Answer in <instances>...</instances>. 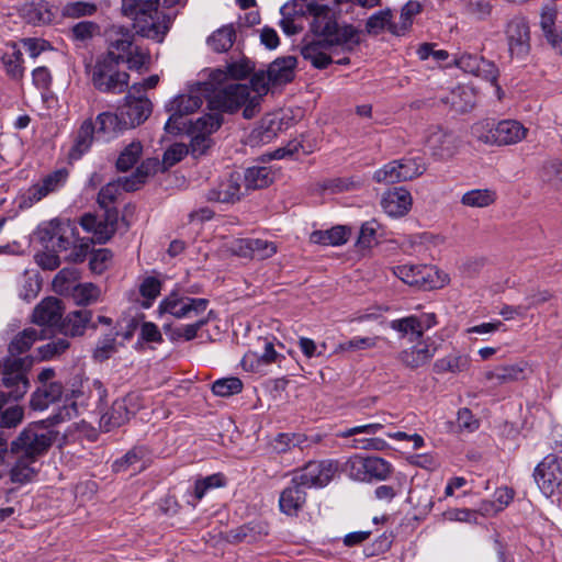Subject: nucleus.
<instances>
[{"label":"nucleus","mask_w":562,"mask_h":562,"mask_svg":"<svg viewBox=\"0 0 562 562\" xmlns=\"http://www.w3.org/2000/svg\"><path fill=\"white\" fill-rule=\"evenodd\" d=\"M373 179L380 183H396L403 181L400 173V162L397 160H393L384 165L374 172Z\"/></svg>","instance_id":"61"},{"label":"nucleus","mask_w":562,"mask_h":562,"mask_svg":"<svg viewBox=\"0 0 562 562\" xmlns=\"http://www.w3.org/2000/svg\"><path fill=\"white\" fill-rule=\"evenodd\" d=\"M349 232L345 226H335L327 231H314L310 235V241L317 245H342L348 240Z\"/></svg>","instance_id":"38"},{"label":"nucleus","mask_w":562,"mask_h":562,"mask_svg":"<svg viewBox=\"0 0 562 562\" xmlns=\"http://www.w3.org/2000/svg\"><path fill=\"white\" fill-rule=\"evenodd\" d=\"M422 11V4L418 1H408L401 10L398 22L390 24L389 32L401 36L409 31L413 19Z\"/></svg>","instance_id":"35"},{"label":"nucleus","mask_w":562,"mask_h":562,"mask_svg":"<svg viewBox=\"0 0 562 562\" xmlns=\"http://www.w3.org/2000/svg\"><path fill=\"white\" fill-rule=\"evenodd\" d=\"M213 92V83L198 82L192 87L188 93L179 94L166 104V111L170 116L165 124L167 131L173 130L172 124H176L179 119L189 115L200 109L204 100L210 99V93Z\"/></svg>","instance_id":"5"},{"label":"nucleus","mask_w":562,"mask_h":562,"mask_svg":"<svg viewBox=\"0 0 562 562\" xmlns=\"http://www.w3.org/2000/svg\"><path fill=\"white\" fill-rule=\"evenodd\" d=\"M95 126L91 117L85 120L74 134V144L69 156L79 159L89 151L94 140Z\"/></svg>","instance_id":"31"},{"label":"nucleus","mask_w":562,"mask_h":562,"mask_svg":"<svg viewBox=\"0 0 562 562\" xmlns=\"http://www.w3.org/2000/svg\"><path fill=\"white\" fill-rule=\"evenodd\" d=\"M1 60L9 77L12 79H21L23 77V54L15 44L2 55Z\"/></svg>","instance_id":"45"},{"label":"nucleus","mask_w":562,"mask_h":562,"mask_svg":"<svg viewBox=\"0 0 562 562\" xmlns=\"http://www.w3.org/2000/svg\"><path fill=\"white\" fill-rule=\"evenodd\" d=\"M35 461L26 457H16V461L10 471L11 481L21 484L31 481L36 473L33 467Z\"/></svg>","instance_id":"50"},{"label":"nucleus","mask_w":562,"mask_h":562,"mask_svg":"<svg viewBox=\"0 0 562 562\" xmlns=\"http://www.w3.org/2000/svg\"><path fill=\"white\" fill-rule=\"evenodd\" d=\"M55 434L44 425V422L27 426L12 442L11 452L16 457L36 460L52 446Z\"/></svg>","instance_id":"3"},{"label":"nucleus","mask_w":562,"mask_h":562,"mask_svg":"<svg viewBox=\"0 0 562 562\" xmlns=\"http://www.w3.org/2000/svg\"><path fill=\"white\" fill-rule=\"evenodd\" d=\"M279 130V124L272 119H263L260 124L255 127L249 136L248 143L251 146H260L270 143Z\"/></svg>","instance_id":"39"},{"label":"nucleus","mask_w":562,"mask_h":562,"mask_svg":"<svg viewBox=\"0 0 562 562\" xmlns=\"http://www.w3.org/2000/svg\"><path fill=\"white\" fill-rule=\"evenodd\" d=\"M506 38L512 56L525 57L530 50V30L524 16L513 18L506 26Z\"/></svg>","instance_id":"15"},{"label":"nucleus","mask_w":562,"mask_h":562,"mask_svg":"<svg viewBox=\"0 0 562 562\" xmlns=\"http://www.w3.org/2000/svg\"><path fill=\"white\" fill-rule=\"evenodd\" d=\"M425 145L435 159L446 160L456 155L459 140L452 132L439 125H432L426 131Z\"/></svg>","instance_id":"12"},{"label":"nucleus","mask_w":562,"mask_h":562,"mask_svg":"<svg viewBox=\"0 0 562 562\" xmlns=\"http://www.w3.org/2000/svg\"><path fill=\"white\" fill-rule=\"evenodd\" d=\"M397 161L400 162V173L403 181L413 180L422 176L427 169L424 159L419 157L403 158Z\"/></svg>","instance_id":"54"},{"label":"nucleus","mask_w":562,"mask_h":562,"mask_svg":"<svg viewBox=\"0 0 562 562\" xmlns=\"http://www.w3.org/2000/svg\"><path fill=\"white\" fill-rule=\"evenodd\" d=\"M496 124L493 121L484 120L472 126V135L486 145H496Z\"/></svg>","instance_id":"58"},{"label":"nucleus","mask_w":562,"mask_h":562,"mask_svg":"<svg viewBox=\"0 0 562 562\" xmlns=\"http://www.w3.org/2000/svg\"><path fill=\"white\" fill-rule=\"evenodd\" d=\"M63 395V385L58 382L43 384L31 397V406L36 411H44L49 404L57 402Z\"/></svg>","instance_id":"33"},{"label":"nucleus","mask_w":562,"mask_h":562,"mask_svg":"<svg viewBox=\"0 0 562 562\" xmlns=\"http://www.w3.org/2000/svg\"><path fill=\"white\" fill-rule=\"evenodd\" d=\"M241 390L243 382L235 376L218 379L212 384V392L221 397L238 394Z\"/></svg>","instance_id":"57"},{"label":"nucleus","mask_w":562,"mask_h":562,"mask_svg":"<svg viewBox=\"0 0 562 562\" xmlns=\"http://www.w3.org/2000/svg\"><path fill=\"white\" fill-rule=\"evenodd\" d=\"M124 178H120L117 181L109 182L105 184L98 194L99 205L106 211V209H113L111 205L116 201L122 190L126 191L123 187Z\"/></svg>","instance_id":"53"},{"label":"nucleus","mask_w":562,"mask_h":562,"mask_svg":"<svg viewBox=\"0 0 562 562\" xmlns=\"http://www.w3.org/2000/svg\"><path fill=\"white\" fill-rule=\"evenodd\" d=\"M32 366L29 358H9L3 363L2 384L9 389L8 396L14 401L22 398L30 387L26 371Z\"/></svg>","instance_id":"7"},{"label":"nucleus","mask_w":562,"mask_h":562,"mask_svg":"<svg viewBox=\"0 0 562 562\" xmlns=\"http://www.w3.org/2000/svg\"><path fill=\"white\" fill-rule=\"evenodd\" d=\"M470 362L471 360L469 356L453 353L445 358L438 359L434 364V370L437 373H458L465 371L470 367Z\"/></svg>","instance_id":"44"},{"label":"nucleus","mask_w":562,"mask_h":562,"mask_svg":"<svg viewBox=\"0 0 562 562\" xmlns=\"http://www.w3.org/2000/svg\"><path fill=\"white\" fill-rule=\"evenodd\" d=\"M306 503V491L299 483H294V479L281 492L279 497L280 510L288 516H296Z\"/></svg>","instance_id":"24"},{"label":"nucleus","mask_w":562,"mask_h":562,"mask_svg":"<svg viewBox=\"0 0 562 562\" xmlns=\"http://www.w3.org/2000/svg\"><path fill=\"white\" fill-rule=\"evenodd\" d=\"M392 271L400 281L412 279V281L426 282L434 281V278L443 280L439 270L434 266L405 263L392 268Z\"/></svg>","instance_id":"25"},{"label":"nucleus","mask_w":562,"mask_h":562,"mask_svg":"<svg viewBox=\"0 0 562 562\" xmlns=\"http://www.w3.org/2000/svg\"><path fill=\"white\" fill-rule=\"evenodd\" d=\"M294 13L312 15L311 30L316 36L322 37L304 42L301 46L303 58L317 69H325L333 63L330 54L334 47L340 46L351 50L359 43L357 30L351 25L339 26L326 5L310 1L304 10L303 2H295Z\"/></svg>","instance_id":"1"},{"label":"nucleus","mask_w":562,"mask_h":562,"mask_svg":"<svg viewBox=\"0 0 562 562\" xmlns=\"http://www.w3.org/2000/svg\"><path fill=\"white\" fill-rule=\"evenodd\" d=\"M159 161L157 159H147L137 167L136 172L131 177H124L123 187L130 191H135L138 187L145 182V179L157 171Z\"/></svg>","instance_id":"41"},{"label":"nucleus","mask_w":562,"mask_h":562,"mask_svg":"<svg viewBox=\"0 0 562 562\" xmlns=\"http://www.w3.org/2000/svg\"><path fill=\"white\" fill-rule=\"evenodd\" d=\"M270 86L272 85L269 80L268 71H258L252 75L249 87L251 102L243 111L245 119H252L259 112L262 97L267 94Z\"/></svg>","instance_id":"26"},{"label":"nucleus","mask_w":562,"mask_h":562,"mask_svg":"<svg viewBox=\"0 0 562 562\" xmlns=\"http://www.w3.org/2000/svg\"><path fill=\"white\" fill-rule=\"evenodd\" d=\"M413 199L403 187L393 188L383 193L381 206L392 217L404 216L412 207Z\"/></svg>","instance_id":"22"},{"label":"nucleus","mask_w":562,"mask_h":562,"mask_svg":"<svg viewBox=\"0 0 562 562\" xmlns=\"http://www.w3.org/2000/svg\"><path fill=\"white\" fill-rule=\"evenodd\" d=\"M555 19V10L544 9L540 16V26L549 44L562 55V37L554 31Z\"/></svg>","instance_id":"42"},{"label":"nucleus","mask_w":562,"mask_h":562,"mask_svg":"<svg viewBox=\"0 0 562 562\" xmlns=\"http://www.w3.org/2000/svg\"><path fill=\"white\" fill-rule=\"evenodd\" d=\"M143 151V146L139 142H132L120 154L116 160V167L121 171H127L139 159Z\"/></svg>","instance_id":"55"},{"label":"nucleus","mask_w":562,"mask_h":562,"mask_svg":"<svg viewBox=\"0 0 562 562\" xmlns=\"http://www.w3.org/2000/svg\"><path fill=\"white\" fill-rule=\"evenodd\" d=\"M209 301L206 299H193L188 296H179L171 293L161 301L159 308L165 313H169L177 318L189 317L192 313L199 314L206 310Z\"/></svg>","instance_id":"16"},{"label":"nucleus","mask_w":562,"mask_h":562,"mask_svg":"<svg viewBox=\"0 0 562 562\" xmlns=\"http://www.w3.org/2000/svg\"><path fill=\"white\" fill-rule=\"evenodd\" d=\"M98 10V7L93 2L87 1H74L67 2L61 8V15L69 19H79L83 16H91Z\"/></svg>","instance_id":"52"},{"label":"nucleus","mask_w":562,"mask_h":562,"mask_svg":"<svg viewBox=\"0 0 562 562\" xmlns=\"http://www.w3.org/2000/svg\"><path fill=\"white\" fill-rule=\"evenodd\" d=\"M495 201L496 192L492 189H473L461 198V203L469 207H487Z\"/></svg>","instance_id":"47"},{"label":"nucleus","mask_w":562,"mask_h":562,"mask_svg":"<svg viewBox=\"0 0 562 562\" xmlns=\"http://www.w3.org/2000/svg\"><path fill=\"white\" fill-rule=\"evenodd\" d=\"M23 11L29 22L34 24H47L54 19L48 3L43 0H34L26 3Z\"/></svg>","instance_id":"43"},{"label":"nucleus","mask_w":562,"mask_h":562,"mask_svg":"<svg viewBox=\"0 0 562 562\" xmlns=\"http://www.w3.org/2000/svg\"><path fill=\"white\" fill-rule=\"evenodd\" d=\"M153 104L146 97H133L128 93L124 103L119 108V111L123 117V126L135 127L145 122L150 115Z\"/></svg>","instance_id":"18"},{"label":"nucleus","mask_w":562,"mask_h":562,"mask_svg":"<svg viewBox=\"0 0 562 562\" xmlns=\"http://www.w3.org/2000/svg\"><path fill=\"white\" fill-rule=\"evenodd\" d=\"M112 257V251L106 248L93 251L89 262L91 271L97 276L103 273L110 267Z\"/></svg>","instance_id":"63"},{"label":"nucleus","mask_w":562,"mask_h":562,"mask_svg":"<svg viewBox=\"0 0 562 562\" xmlns=\"http://www.w3.org/2000/svg\"><path fill=\"white\" fill-rule=\"evenodd\" d=\"M134 34L124 26H113L109 33V50L103 57H112L116 63H122L124 58L134 49Z\"/></svg>","instance_id":"19"},{"label":"nucleus","mask_w":562,"mask_h":562,"mask_svg":"<svg viewBox=\"0 0 562 562\" xmlns=\"http://www.w3.org/2000/svg\"><path fill=\"white\" fill-rule=\"evenodd\" d=\"M122 12L133 19V27L142 37L162 43L170 30L172 18L157 9L154 0H122Z\"/></svg>","instance_id":"2"},{"label":"nucleus","mask_w":562,"mask_h":562,"mask_svg":"<svg viewBox=\"0 0 562 562\" xmlns=\"http://www.w3.org/2000/svg\"><path fill=\"white\" fill-rule=\"evenodd\" d=\"M61 314L60 301L56 297H46L35 307L33 322L45 329V337H47L48 330L59 326Z\"/></svg>","instance_id":"21"},{"label":"nucleus","mask_w":562,"mask_h":562,"mask_svg":"<svg viewBox=\"0 0 562 562\" xmlns=\"http://www.w3.org/2000/svg\"><path fill=\"white\" fill-rule=\"evenodd\" d=\"M44 338H46L45 329H41L40 331L34 328L24 329L11 341L9 345V352L12 357L21 355L29 350L37 339Z\"/></svg>","instance_id":"40"},{"label":"nucleus","mask_w":562,"mask_h":562,"mask_svg":"<svg viewBox=\"0 0 562 562\" xmlns=\"http://www.w3.org/2000/svg\"><path fill=\"white\" fill-rule=\"evenodd\" d=\"M53 290L72 299L77 305L97 303L102 296V290L95 283H52Z\"/></svg>","instance_id":"17"},{"label":"nucleus","mask_w":562,"mask_h":562,"mask_svg":"<svg viewBox=\"0 0 562 562\" xmlns=\"http://www.w3.org/2000/svg\"><path fill=\"white\" fill-rule=\"evenodd\" d=\"M273 181V173L270 168L254 166L246 169L244 183L246 190H257L268 187Z\"/></svg>","instance_id":"37"},{"label":"nucleus","mask_w":562,"mask_h":562,"mask_svg":"<svg viewBox=\"0 0 562 562\" xmlns=\"http://www.w3.org/2000/svg\"><path fill=\"white\" fill-rule=\"evenodd\" d=\"M116 351L115 337L112 334L100 338L93 351V358L98 361L108 360Z\"/></svg>","instance_id":"64"},{"label":"nucleus","mask_w":562,"mask_h":562,"mask_svg":"<svg viewBox=\"0 0 562 562\" xmlns=\"http://www.w3.org/2000/svg\"><path fill=\"white\" fill-rule=\"evenodd\" d=\"M226 483L225 476L222 473H214L209 476L199 479L194 483L193 494L195 499L201 501L207 491L216 487H222Z\"/></svg>","instance_id":"56"},{"label":"nucleus","mask_w":562,"mask_h":562,"mask_svg":"<svg viewBox=\"0 0 562 562\" xmlns=\"http://www.w3.org/2000/svg\"><path fill=\"white\" fill-rule=\"evenodd\" d=\"M348 464L350 477L360 482L385 481L393 472L392 464L380 457H355Z\"/></svg>","instance_id":"10"},{"label":"nucleus","mask_w":562,"mask_h":562,"mask_svg":"<svg viewBox=\"0 0 562 562\" xmlns=\"http://www.w3.org/2000/svg\"><path fill=\"white\" fill-rule=\"evenodd\" d=\"M474 76L480 77V78L491 82L495 87V91H496L497 98L499 100L502 99L503 90L497 85V79H498V76H499V70H498V68L496 67V65L494 63L483 58V60H482V63L480 65V70H477Z\"/></svg>","instance_id":"60"},{"label":"nucleus","mask_w":562,"mask_h":562,"mask_svg":"<svg viewBox=\"0 0 562 562\" xmlns=\"http://www.w3.org/2000/svg\"><path fill=\"white\" fill-rule=\"evenodd\" d=\"M95 122L99 125L98 133L105 135L116 134L128 128V126H123V117L120 111L117 113L102 112L97 116Z\"/></svg>","instance_id":"49"},{"label":"nucleus","mask_w":562,"mask_h":562,"mask_svg":"<svg viewBox=\"0 0 562 562\" xmlns=\"http://www.w3.org/2000/svg\"><path fill=\"white\" fill-rule=\"evenodd\" d=\"M234 41L235 30L232 25H226L213 32L207 38V44L212 50L223 53L233 46Z\"/></svg>","instance_id":"48"},{"label":"nucleus","mask_w":562,"mask_h":562,"mask_svg":"<svg viewBox=\"0 0 562 562\" xmlns=\"http://www.w3.org/2000/svg\"><path fill=\"white\" fill-rule=\"evenodd\" d=\"M147 450L144 447H136L130 450L124 457L116 460L113 468L116 472H125L132 469L134 472L146 468Z\"/></svg>","instance_id":"36"},{"label":"nucleus","mask_w":562,"mask_h":562,"mask_svg":"<svg viewBox=\"0 0 562 562\" xmlns=\"http://www.w3.org/2000/svg\"><path fill=\"white\" fill-rule=\"evenodd\" d=\"M337 472V464L331 460L310 461L295 472L294 483H299L305 490L311 487H324Z\"/></svg>","instance_id":"11"},{"label":"nucleus","mask_w":562,"mask_h":562,"mask_svg":"<svg viewBox=\"0 0 562 562\" xmlns=\"http://www.w3.org/2000/svg\"><path fill=\"white\" fill-rule=\"evenodd\" d=\"M36 238L46 248L53 251L68 250L78 241V229L69 221L52 220L38 226Z\"/></svg>","instance_id":"6"},{"label":"nucleus","mask_w":562,"mask_h":562,"mask_svg":"<svg viewBox=\"0 0 562 562\" xmlns=\"http://www.w3.org/2000/svg\"><path fill=\"white\" fill-rule=\"evenodd\" d=\"M133 400L132 395L115 400L111 408L101 416V427L110 431L112 428L121 427L127 423L136 412V407L132 405Z\"/></svg>","instance_id":"20"},{"label":"nucleus","mask_w":562,"mask_h":562,"mask_svg":"<svg viewBox=\"0 0 562 562\" xmlns=\"http://www.w3.org/2000/svg\"><path fill=\"white\" fill-rule=\"evenodd\" d=\"M67 179L68 171L65 168L48 173L22 194L20 202L21 207H31L48 194L58 191L65 186Z\"/></svg>","instance_id":"13"},{"label":"nucleus","mask_w":562,"mask_h":562,"mask_svg":"<svg viewBox=\"0 0 562 562\" xmlns=\"http://www.w3.org/2000/svg\"><path fill=\"white\" fill-rule=\"evenodd\" d=\"M376 229L378 227L375 226L374 222L364 223L361 226L356 246L359 250L362 251V254L369 251L371 247L376 244Z\"/></svg>","instance_id":"62"},{"label":"nucleus","mask_w":562,"mask_h":562,"mask_svg":"<svg viewBox=\"0 0 562 562\" xmlns=\"http://www.w3.org/2000/svg\"><path fill=\"white\" fill-rule=\"evenodd\" d=\"M236 252L239 256L263 260L272 257L277 252V245L266 239L247 238L238 241Z\"/></svg>","instance_id":"28"},{"label":"nucleus","mask_w":562,"mask_h":562,"mask_svg":"<svg viewBox=\"0 0 562 562\" xmlns=\"http://www.w3.org/2000/svg\"><path fill=\"white\" fill-rule=\"evenodd\" d=\"M297 59L294 56L279 57L268 67V77L272 86H283L291 82L295 76Z\"/></svg>","instance_id":"27"},{"label":"nucleus","mask_w":562,"mask_h":562,"mask_svg":"<svg viewBox=\"0 0 562 562\" xmlns=\"http://www.w3.org/2000/svg\"><path fill=\"white\" fill-rule=\"evenodd\" d=\"M119 220L116 209H106L101 215L85 214L80 224L82 228L93 234L94 241L99 244L106 243L115 233Z\"/></svg>","instance_id":"14"},{"label":"nucleus","mask_w":562,"mask_h":562,"mask_svg":"<svg viewBox=\"0 0 562 562\" xmlns=\"http://www.w3.org/2000/svg\"><path fill=\"white\" fill-rule=\"evenodd\" d=\"M119 65L112 57L99 58L91 74L93 87L103 93H123L128 87L130 75L120 70Z\"/></svg>","instance_id":"4"},{"label":"nucleus","mask_w":562,"mask_h":562,"mask_svg":"<svg viewBox=\"0 0 562 562\" xmlns=\"http://www.w3.org/2000/svg\"><path fill=\"white\" fill-rule=\"evenodd\" d=\"M533 479L543 495H562V459L555 454L546 456L536 467Z\"/></svg>","instance_id":"8"},{"label":"nucleus","mask_w":562,"mask_h":562,"mask_svg":"<svg viewBox=\"0 0 562 562\" xmlns=\"http://www.w3.org/2000/svg\"><path fill=\"white\" fill-rule=\"evenodd\" d=\"M223 123L220 111H212L199 117L191 126V132L210 136L216 132Z\"/></svg>","instance_id":"51"},{"label":"nucleus","mask_w":562,"mask_h":562,"mask_svg":"<svg viewBox=\"0 0 562 562\" xmlns=\"http://www.w3.org/2000/svg\"><path fill=\"white\" fill-rule=\"evenodd\" d=\"M495 139L497 146L514 145L526 138L528 128L516 120H503L496 123Z\"/></svg>","instance_id":"29"},{"label":"nucleus","mask_w":562,"mask_h":562,"mask_svg":"<svg viewBox=\"0 0 562 562\" xmlns=\"http://www.w3.org/2000/svg\"><path fill=\"white\" fill-rule=\"evenodd\" d=\"M462 12L477 22L486 21L493 11L490 0H462Z\"/></svg>","instance_id":"46"},{"label":"nucleus","mask_w":562,"mask_h":562,"mask_svg":"<svg viewBox=\"0 0 562 562\" xmlns=\"http://www.w3.org/2000/svg\"><path fill=\"white\" fill-rule=\"evenodd\" d=\"M250 88L247 85L234 83L225 87L224 89L210 94L209 109L211 111H220L234 113L241 106L244 109L250 104Z\"/></svg>","instance_id":"9"},{"label":"nucleus","mask_w":562,"mask_h":562,"mask_svg":"<svg viewBox=\"0 0 562 562\" xmlns=\"http://www.w3.org/2000/svg\"><path fill=\"white\" fill-rule=\"evenodd\" d=\"M241 176L233 172L228 178L222 180L215 188L207 193V200L221 203H234L238 201L243 194Z\"/></svg>","instance_id":"23"},{"label":"nucleus","mask_w":562,"mask_h":562,"mask_svg":"<svg viewBox=\"0 0 562 562\" xmlns=\"http://www.w3.org/2000/svg\"><path fill=\"white\" fill-rule=\"evenodd\" d=\"M92 312L88 310L74 311L60 321L59 331L65 336H82L90 324Z\"/></svg>","instance_id":"32"},{"label":"nucleus","mask_w":562,"mask_h":562,"mask_svg":"<svg viewBox=\"0 0 562 562\" xmlns=\"http://www.w3.org/2000/svg\"><path fill=\"white\" fill-rule=\"evenodd\" d=\"M390 327L400 333L402 337L409 335V340L414 341L423 337L425 327L423 321L415 315L407 317L393 319L390 323Z\"/></svg>","instance_id":"34"},{"label":"nucleus","mask_w":562,"mask_h":562,"mask_svg":"<svg viewBox=\"0 0 562 562\" xmlns=\"http://www.w3.org/2000/svg\"><path fill=\"white\" fill-rule=\"evenodd\" d=\"M392 13L391 10H381L372 14L367 23L366 29L369 34H380L383 30L387 29L392 22Z\"/></svg>","instance_id":"59"},{"label":"nucleus","mask_w":562,"mask_h":562,"mask_svg":"<svg viewBox=\"0 0 562 562\" xmlns=\"http://www.w3.org/2000/svg\"><path fill=\"white\" fill-rule=\"evenodd\" d=\"M437 347L434 344L424 341L400 352V361L407 368L417 369L431 360Z\"/></svg>","instance_id":"30"}]
</instances>
